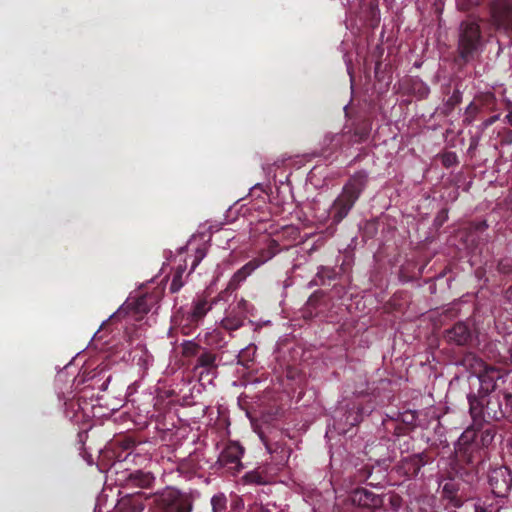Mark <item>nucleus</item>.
<instances>
[{
  "mask_svg": "<svg viewBox=\"0 0 512 512\" xmlns=\"http://www.w3.org/2000/svg\"><path fill=\"white\" fill-rule=\"evenodd\" d=\"M465 361L471 370L470 380L475 379L478 384V394H468L469 412L474 425L480 426L482 422L498 419L503 413L491 407L492 402L488 396L502 378L501 371L476 356L467 357Z\"/></svg>",
  "mask_w": 512,
  "mask_h": 512,
  "instance_id": "nucleus-1",
  "label": "nucleus"
},
{
  "mask_svg": "<svg viewBox=\"0 0 512 512\" xmlns=\"http://www.w3.org/2000/svg\"><path fill=\"white\" fill-rule=\"evenodd\" d=\"M368 181V174L364 171L356 172L344 185L340 195L334 200L329 208H323L321 212L316 213L314 218L316 222L325 224L331 220L327 228V233L332 236L337 225L348 215L354 204L365 189Z\"/></svg>",
  "mask_w": 512,
  "mask_h": 512,
  "instance_id": "nucleus-2",
  "label": "nucleus"
},
{
  "mask_svg": "<svg viewBox=\"0 0 512 512\" xmlns=\"http://www.w3.org/2000/svg\"><path fill=\"white\" fill-rule=\"evenodd\" d=\"M278 253L277 243L272 241L266 250H263L257 257L253 258L231 277L228 288L237 289L257 268L268 262Z\"/></svg>",
  "mask_w": 512,
  "mask_h": 512,
  "instance_id": "nucleus-3",
  "label": "nucleus"
},
{
  "mask_svg": "<svg viewBox=\"0 0 512 512\" xmlns=\"http://www.w3.org/2000/svg\"><path fill=\"white\" fill-rule=\"evenodd\" d=\"M481 45L479 25L473 21H465L461 24V33L459 38V51L461 57L468 61L473 53Z\"/></svg>",
  "mask_w": 512,
  "mask_h": 512,
  "instance_id": "nucleus-4",
  "label": "nucleus"
},
{
  "mask_svg": "<svg viewBox=\"0 0 512 512\" xmlns=\"http://www.w3.org/2000/svg\"><path fill=\"white\" fill-rule=\"evenodd\" d=\"M156 299L152 295H143L131 301L128 299L116 312L110 315L109 319L120 318L128 315L137 320L140 315L148 313L155 305Z\"/></svg>",
  "mask_w": 512,
  "mask_h": 512,
  "instance_id": "nucleus-5",
  "label": "nucleus"
},
{
  "mask_svg": "<svg viewBox=\"0 0 512 512\" xmlns=\"http://www.w3.org/2000/svg\"><path fill=\"white\" fill-rule=\"evenodd\" d=\"M488 482L496 497H505L512 487V472L506 466L493 468L489 472Z\"/></svg>",
  "mask_w": 512,
  "mask_h": 512,
  "instance_id": "nucleus-6",
  "label": "nucleus"
},
{
  "mask_svg": "<svg viewBox=\"0 0 512 512\" xmlns=\"http://www.w3.org/2000/svg\"><path fill=\"white\" fill-rule=\"evenodd\" d=\"M492 19L499 31L512 38V3L500 0L492 8Z\"/></svg>",
  "mask_w": 512,
  "mask_h": 512,
  "instance_id": "nucleus-7",
  "label": "nucleus"
},
{
  "mask_svg": "<svg viewBox=\"0 0 512 512\" xmlns=\"http://www.w3.org/2000/svg\"><path fill=\"white\" fill-rule=\"evenodd\" d=\"M243 454L244 449L239 443L230 442L220 453L218 463L233 472H239L242 469L241 458Z\"/></svg>",
  "mask_w": 512,
  "mask_h": 512,
  "instance_id": "nucleus-8",
  "label": "nucleus"
},
{
  "mask_svg": "<svg viewBox=\"0 0 512 512\" xmlns=\"http://www.w3.org/2000/svg\"><path fill=\"white\" fill-rule=\"evenodd\" d=\"M58 399L63 403L64 413L71 421H80V414L83 410L81 403L75 398L72 391L65 393H58Z\"/></svg>",
  "mask_w": 512,
  "mask_h": 512,
  "instance_id": "nucleus-9",
  "label": "nucleus"
},
{
  "mask_svg": "<svg viewBox=\"0 0 512 512\" xmlns=\"http://www.w3.org/2000/svg\"><path fill=\"white\" fill-rule=\"evenodd\" d=\"M351 501L353 504L365 508H377L382 503V499L379 495L365 488L356 489L351 494Z\"/></svg>",
  "mask_w": 512,
  "mask_h": 512,
  "instance_id": "nucleus-10",
  "label": "nucleus"
},
{
  "mask_svg": "<svg viewBox=\"0 0 512 512\" xmlns=\"http://www.w3.org/2000/svg\"><path fill=\"white\" fill-rule=\"evenodd\" d=\"M259 437L265 445L268 453L272 455V459L274 460L275 464L277 466H284L290 457V448L286 447L282 443H269L261 433L259 434Z\"/></svg>",
  "mask_w": 512,
  "mask_h": 512,
  "instance_id": "nucleus-11",
  "label": "nucleus"
},
{
  "mask_svg": "<svg viewBox=\"0 0 512 512\" xmlns=\"http://www.w3.org/2000/svg\"><path fill=\"white\" fill-rule=\"evenodd\" d=\"M246 484L266 485L273 481V475L268 473L263 467L247 472L243 476Z\"/></svg>",
  "mask_w": 512,
  "mask_h": 512,
  "instance_id": "nucleus-12",
  "label": "nucleus"
},
{
  "mask_svg": "<svg viewBox=\"0 0 512 512\" xmlns=\"http://www.w3.org/2000/svg\"><path fill=\"white\" fill-rule=\"evenodd\" d=\"M211 308L212 304H210L205 298L197 297L193 300L191 310L189 312V320L191 322H198Z\"/></svg>",
  "mask_w": 512,
  "mask_h": 512,
  "instance_id": "nucleus-13",
  "label": "nucleus"
},
{
  "mask_svg": "<svg viewBox=\"0 0 512 512\" xmlns=\"http://www.w3.org/2000/svg\"><path fill=\"white\" fill-rule=\"evenodd\" d=\"M216 356L211 353H204L199 356L197 360V369H201L199 372L200 377L202 378L204 374L207 375H215L216 371Z\"/></svg>",
  "mask_w": 512,
  "mask_h": 512,
  "instance_id": "nucleus-14",
  "label": "nucleus"
},
{
  "mask_svg": "<svg viewBox=\"0 0 512 512\" xmlns=\"http://www.w3.org/2000/svg\"><path fill=\"white\" fill-rule=\"evenodd\" d=\"M448 338L458 345H463L470 338V330L465 323H457L448 331Z\"/></svg>",
  "mask_w": 512,
  "mask_h": 512,
  "instance_id": "nucleus-15",
  "label": "nucleus"
},
{
  "mask_svg": "<svg viewBox=\"0 0 512 512\" xmlns=\"http://www.w3.org/2000/svg\"><path fill=\"white\" fill-rule=\"evenodd\" d=\"M338 272L333 267L321 266L313 280L315 285H329L331 281L335 280Z\"/></svg>",
  "mask_w": 512,
  "mask_h": 512,
  "instance_id": "nucleus-16",
  "label": "nucleus"
},
{
  "mask_svg": "<svg viewBox=\"0 0 512 512\" xmlns=\"http://www.w3.org/2000/svg\"><path fill=\"white\" fill-rule=\"evenodd\" d=\"M478 434L474 428H467L459 437L458 445L465 446V450H469L472 446H478Z\"/></svg>",
  "mask_w": 512,
  "mask_h": 512,
  "instance_id": "nucleus-17",
  "label": "nucleus"
},
{
  "mask_svg": "<svg viewBox=\"0 0 512 512\" xmlns=\"http://www.w3.org/2000/svg\"><path fill=\"white\" fill-rule=\"evenodd\" d=\"M185 269L186 267L182 265H179V267L176 269L170 284V290L172 293H176L182 288L184 284L182 276L185 272Z\"/></svg>",
  "mask_w": 512,
  "mask_h": 512,
  "instance_id": "nucleus-18",
  "label": "nucleus"
},
{
  "mask_svg": "<svg viewBox=\"0 0 512 512\" xmlns=\"http://www.w3.org/2000/svg\"><path fill=\"white\" fill-rule=\"evenodd\" d=\"M226 497L224 494H217L211 498V505L214 512H222L226 509Z\"/></svg>",
  "mask_w": 512,
  "mask_h": 512,
  "instance_id": "nucleus-19",
  "label": "nucleus"
},
{
  "mask_svg": "<svg viewBox=\"0 0 512 512\" xmlns=\"http://www.w3.org/2000/svg\"><path fill=\"white\" fill-rule=\"evenodd\" d=\"M135 479L137 483L142 487H149L154 481V477L151 473L143 472H137L135 474Z\"/></svg>",
  "mask_w": 512,
  "mask_h": 512,
  "instance_id": "nucleus-20",
  "label": "nucleus"
},
{
  "mask_svg": "<svg viewBox=\"0 0 512 512\" xmlns=\"http://www.w3.org/2000/svg\"><path fill=\"white\" fill-rule=\"evenodd\" d=\"M207 254L206 246L197 247L195 250L194 260L191 264V271H193L199 263L205 258Z\"/></svg>",
  "mask_w": 512,
  "mask_h": 512,
  "instance_id": "nucleus-21",
  "label": "nucleus"
},
{
  "mask_svg": "<svg viewBox=\"0 0 512 512\" xmlns=\"http://www.w3.org/2000/svg\"><path fill=\"white\" fill-rule=\"evenodd\" d=\"M498 508L486 501H477L474 504V512H497Z\"/></svg>",
  "mask_w": 512,
  "mask_h": 512,
  "instance_id": "nucleus-22",
  "label": "nucleus"
},
{
  "mask_svg": "<svg viewBox=\"0 0 512 512\" xmlns=\"http://www.w3.org/2000/svg\"><path fill=\"white\" fill-rule=\"evenodd\" d=\"M222 326L228 330H236L242 326V320L240 318H229L226 317L222 320Z\"/></svg>",
  "mask_w": 512,
  "mask_h": 512,
  "instance_id": "nucleus-23",
  "label": "nucleus"
},
{
  "mask_svg": "<svg viewBox=\"0 0 512 512\" xmlns=\"http://www.w3.org/2000/svg\"><path fill=\"white\" fill-rule=\"evenodd\" d=\"M440 487L442 488V493L447 498H453L455 494V485L452 481H444L440 483Z\"/></svg>",
  "mask_w": 512,
  "mask_h": 512,
  "instance_id": "nucleus-24",
  "label": "nucleus"
},
{
  "mask_svg": "<svg viewBox=\"0 0 512 512\" xmlns=\"http://www.w3.org/2000/svg\"><path fill=\"white\" fill-rule=\"evenodd\" d=\"M192 504L188 499H183L175 505V512H191Z\"/></svg>",
  "mask_w": 512,
  "mask_h": 512,
  "instance_id": "nucleus-25",
  "label": "nucleus"
},
{
  "mask_svg": "<svg viewBox=\"0 0 512 512\" xmlns=\"http://www.w3.org/2000/svg\"><path fill=\"white\" fill-rule=\"evenodd\" d=\"M498 268H499L500 272H502V273L512 272V259L502 260L499 263Z\"/></svg>",
  "mask_w": 512,
  "mask_h": 512,
  "instance_id": "nucleus-26",
  "label": "nucleus"
},
{
  "mask_svg": "<svg viewBox=\"0 0 512 512\" xmlns=\"http://www.w3.org/2000/svg\"><path fill=\"white\" fill-rule=\"evenodd\" d=\"M481 437V444L484 446V445H488L492 440H493V434L491 433L490 430H485L481 433L480 435Z\"/></svg>",
  "mask_w": 512,
  "mask_h": 512,
  "instance_id": "nucleus-27",
  "label": "nucleus"
},
{
  "mask_svg": "<svg viewBox=\"0 0 512 512\" xmlns=\"http://www.w3.org/2000/svg\"><path fill=\"white\" fill-rule=\"evenodd\" d=\"M369 9H370L371 17L378 21L379 20V9H378L377 3L371 1L369 3Z\"/></svg>",
  "mask_w": 512,
  "mask_h": 512,
  "instance_id": "nucleus-28",
  "label": "nucleus"
},
{
  "mask_svg": "<svg viewBox=\"0 0 512 512\" xmlns=\"http://www.w3.org/2000/svg\"><path fill=\"white\" fill-rule=\"evenodd\" d=\"M505 300L512 305V286L505 291Z\"/></svg>",
  "mask_w": 512,
  "mask_h": 512,
  "instance_id": "nucleus-29",
  "label": "nucleus"
},
{
  "mask_svg": "<svg viewBox=\"0 0 512 512\" xmlns=\"http://www.w3.org/2000/svg\"><path fill=\"white\" fill-rule=\"evenodd\" d=\"M110 379H111V377H110V376H108V377L106 378V380L102 383V385L100 386V389H101L102 391H104V390H106V389H107V386H108V383L110 382Z\"/></svg>",
  "mask_w": 512,
  "mask_h": 512,
  "instance_id": "nucleus-30",
  "label": "nucleus"
},
{
  "mask_svg": "<svg viewBox=\"0 0 512 512\" xmlns=\"http://www.w3.org/2000/svg\"><path fill=\"white\" fill-rule=\"evenodd\" d=\"M143 510H144V506L142 504H138L133 507L132 512H142Z\"/></svg>",
  "mask_w": 512,
  "mask_h": 512,
  "instance_id": "nucleus-31",
  "label": "nucleus"
},
{
  "mask_svg": "<svg viewBox=\"0 0 512 512\" xmlns=\"http://www.w3.org/2000/svg\"><path fill=\"white\" fill-rule=\"evenodd\" d=\"M506 120L510 125H512V110L506 115Z\"/></svg>",
  "mask_w": 512,
  "mask_h": 512,
  "instance_id": "nucleus-32",
  "label": "nucleus"
},
{
  "mask_svg": "<svg viewBox=\"0 0 512 512\" xmlns=\"http://www.w3.org/2000/svg\"><path fill=\"white\" fill-rule=\"evenodd\" d=\"M346 65H347V71H348L349 75H351V68L347 62H346Z\"/></svg>",
  "mask_w": 512,
  "mask_h": 512,
  "instance_id": "nucleus-33",
  "label": "nucleus"
},
{
  "mask_svg": "<svg viewBox=\"0 0 512 512\" xmlns=\"http://www.w3.org/2000/svg\"><path fill=\"white\" fill-rule=\"evenodd\" d=\"M493 121H494V119H491V120H489L486 124H487V125L492 124V123H493Z\"/></svg>",
  "mask_w": 512,
  "mask_h": 512,
  "instance_id": "nucleus-34",
  "label": "nucleus"
},
{
  "mask_svg": "<svg viewBox=\"0 0 512 512\" xmlns=\"http://www.w3.org/2000/svg\"><path fill=\"white\" fill-rule=\"evenodd\" d=\"M424 89H425V94H427L428 90H429L428 87H425Z\"/></svg>",
  "mask_w": 512,
  "mask_h": 512,
  "instance_id": "nucleus-35",
  "label": "nucleus"
}]
</instances>
